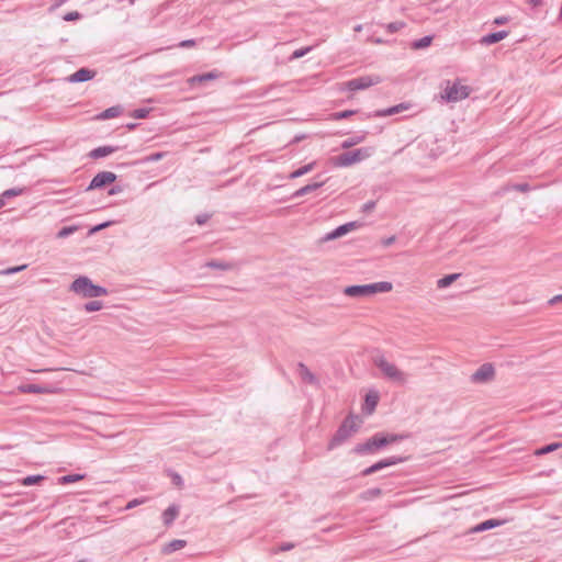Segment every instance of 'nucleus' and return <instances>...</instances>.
<instances>
[{
	"label": "nucleus",
	"instance_id": "obj_59",
	"mask_svg": "<svg viewBox=\"0 0 562 562\" xmlns=\"http://www.w3.org/2000/svg\"><path fill=\"white\" fill-rule=\"evenodd\" d=\"M173 483H175L176 485H180V484H182V479H181V476H180L179 474H175V476H173Z\"/></svg>",
	"mask_w": 562,
	"mask_h": 562
},
{
	"label": "nucleus",
	"instance_id": "obj_20",
	"mask_svg": "<svg viewBox=\"0 0 562 562\" xmlns=\"http://www.w3.org/2000/svg\"><path fill=\"white\" fill-rule=\"evenodd\" d=\"M405 109H407V106L404 103H400L394 106H390V108H386L383 110L375 111L374 116H376V117L391 116V115L402 112Z\"/></svg>",
	"mask_w": 562,
	"mask_h": 562
},
{
	"label": "nucleus",
	"instance_id": "obj_51",
	"mask_svg": "<svg viewBox=\"0 0 562 562\" xmlns=\"http://www.w3.org/2000/svg\"><path fill=\"white\" fill-rule=\"evenodd\" d=\"M373 473H376V472H375V468H374V465L372 464V465H370V467L366 468V469L361 472V476H369V475H371V474H373Z\"/></svg>",
	"mask_w": 562,
	"mask_h": 562
},
{
	"label": "nucleus",
	"instance_id": "obj_29",
	"mask_svg": "<svg viewBox=\"0 0 562 562\" xmlns=\"http://www.w3.org/2000/svg\"><path fill=\"white\" fill-rule=\"evenodd\" d=\"M461 277V273H450L446 274L445 277L440 278L437 281V286L439 289H445L451 285L456 280H458Z\"/></svg>",
	"mask_w": 562,
	"mask_h": 562
},
{
	"label": "nucleus",
	"instance_id": "obj_32",
	"mask_svg": "<svg viewBox=\"0 0 562 562\" xmlns=\"http://www.w3.org/2000/svg\"><path fill=\"white\" fill-rule=\"evenodd\" d=\"M45 480L44 475L35 474L23 477L20 483L24 486L37 485Z\"/></svg>",
	"mask_w": 562,
	"mask_h": 562
},
{
	"label": "nucleus",
	"instance_id": "obj_42",
	"mask_svg": "<svg viewBox=\"0 0 562 562\" xmlns=\"http://www.w3.org/2000/svg\"><path fill=\"white\" fill-rule=\"evenodd\" d=\"M355 113H356V111H353V110H345V111L334 113L333 119L334 120H344V119H347V117L353 115Z\"/></svg>",
	"mask_w": 562,
	"mask_h": 562
},
{
	"label": "nucleus",
	"instance_id": "obj_37",
	"mask_svg": "<svg viewBox=\"0 0 562 562\" xmlns=\"http://www.w3.org/2000/svg\"><path fill=\"white\" fill-rule=\"evenodd\" d=\"M102 307L101 301H90L83 305L85 311L88 313L100 311Z\"/></svg>",
	"mask_w": 562,
	"mask_h": 562
},
{
	"label": "nucleus",
	"instance_id": "obj_26",
	"mask_svg": "<svg viewBox=\"0 0 562 562\" xmlns=\"http://www.w3.org/2000/svg\"><path fill=\"white\" fill-rule=\"evenodd\" d=\"M367 137V134L366 133H362L360 135H353L351 137H348L347 139H345L342 143H341V148L344 149H349L358 144H361L362 142H364Z\"/></svg>",
	"mask_w": 562,
	"mask_h": 562
},
{
	"label": "nucleus",
	"instance_id": "obj_18",
	"mask_svg": "<svg viewBox=\"0 0 562 562\" xmlns=\"http://www.w3.org/2000/svg\"><path fill=\"white\" fill-rule=\"evenodd\" d=\"M218 77H220V72H217L216 70H212V71L204 72V74H201V75H195V76L191 77L188 80V82L191 86H194L195 83H202V82H205V81L215 80Z\"/></svg>",
	"mask_w": 562,
	"mask_h": 562
},
{
	"label": "nucleus",
	"instance_id": "obj_47",
	"mask_svg": "<svg viewBox=\"0 0 562 562\" xmlns=\"http://www.w3.org/2000/svg\"><path fill=\"white\" fill-rule=\"evenodd\" d=\"M211 215L210 214H206V213H203V214H199L196 215L195 217V222L196 224L199 225H204L209 220H210Z\"/></svg>",
	"mask_w": 562,
	"mask_h": 562
},
{
	"label": "nucleus",
	"instance_id": "obj_56",
	"mask_svg": "<svg viewBox=\"0 0 562 562\" xmlns=\"http://www.w3.org/2000/svg\"><path fill=\"white\" fill-rule=\"evenodd\" d=\"M394 241H395V236H390V237H387V238L383 239L382 244H383V246L389 247V246H391Z\"/></svg>",
	"mask_w": 562,
	"mask_h": 562
},
{
	"label": "nucleus",
	"instance_id": "obj_44",
	"mask_svg": "<svg viewBox=\"0 0 562 562\" xmlns=\"http://www.w3.org/2000/svg\"><path fill=\"white\" fill-rule=\"evenodd\" d=\"M146 501H147V498H145V497H142V498H134V499L130 501V502L126 504V506H125V508H124V509H126V510H128V509H133V508H135V507H137V506H139V505L144 504Z\"/></svg>",
	"mask_w": 562,
	"mask_h": 562
},
{
	"label": "nucleus",
	"instance_id": "obj_7",
	"mask_svg": "<svg viewBox=\"0 0 562 562\" xmlns=\"http://www.w3.org/2000/svg\"><path fill=\"white\" fill-rule=\"evenodd\" d=\"M469 94L470 88L468 86H462L459 82H453L451 86H447L442 97L448 102H457L468 98Z\"/></svg>",
	"mask_w": 562,
	"mask_h": 562
},
{
	"label": "nucleus",
	"instance_id": "obj_5",
	"mask_svg": "<svg viewBox=\"0 0 562 562\" xmlns=\"http://www.w3.org/2000/svg\"><path fill=\"white\" fill-rule=\"evenodd\" d=\"M373 363L381 370V372L386 379L398 384L406 383V373L401 371L395 364L389 362L383 356L374 357Z\"/></svg>",
	"mask_w": 562,
	"mask_h": 562
},
{
	"label": "nucleus",
	"instance_id": "obj_36",
	"mask_svg": "<svg viewBox=\"0 0 562 562\" xmlns=\"http://www.w3.org/2000/svg\"><path fill=\"white\" fill-rule=\"evenodd\" d=\"M77 229H78V226H76V225L64 226L58 231L57 237L66 238V237L70 236L71 234H74L75 232H77Z\"/></svg>",
	"mask_w": 562,
	"mask_h": 562
},
{
	"label": "nucleus",
	"instance_id": "obj_60",
	"mask_svg": "<svg viewBox=\"0 0 562 562\" xmlns=\"http://www.w3.org/2000/svg\"><path fill=\"white\" fill-rule=\"evenodd\" d=\"M5 205V199L0 195V209H2Z\"/></svg>",
	"mask_w": 562,
	"mask_h": 562
},
{
	"label": "nucleus",
	"instance_id": "obj_48",
	"mask_svg": "<svg viewBox=\"0 0 562 562\" xmlns=\"http://www.w3.org/2000/svg\"><path fill=\"white\" fill-rule=\"evenodd\" d=\"M164 156H165V153H162V151L154 153V154L149 155V156L146 158V161H150V162L158 161V160H160Z\"/></svg>",
	"mask_w": 562,
	"mask_h": 562
},
{
	"label": "nucleus",
	"instance_id": "obj_14",
	"mask_svg": "<svg viewBox=\"0 0 562 562\" xmlns=\"http://www.w3.org/2000/svg\"><path fill=\"white\" fill-rule=\"evenodd\" d=\"M406 459L407 458H405V457L392 456V457L379 460L378 462L373 463V465L375 468V472H379L387 467L403 463L404 461H406Z\"/></svg>",
	"mask_w": 562,
	"mask_h": 562
},
{
	"label": "nucleus",
	"instance_id": "obj_55",
	"mask_svg": "<svg viewBox=\"0 0 562 562\" xmlns=\"http://www.w3.org/2000/svg\"><path fill=\"white\" fill-rule=\"evenodd\" d=\"M122 192V188L120 186H115V187H112L110 190H109V194L110 195H115V194H119Z\"/></svg>",
	"mask_w": 562,
	"mask_h": 562
},
{
	"label": "nucleus",
	"instance_id": "obj_45",
	"mask_svg": "<svg viewBox=\"0 0 562 562\" xmlns=\"http://www.w3.org/2000/svg\"><path fill=\"white\" fill-rule=\"evenodd\" d=\"M26 267H27L26 265L11 267V268H8V269L1 271V273H3V274H14V273H18V272L24 270Z\"/></svg>",
	"mask_w": 562,
	"mask_h": 562
},
{
	"label": "nucleus",
	"instance_id": "obj_8",
	"mask_svg": "<svg viewBox=\"0 0 562 562\" xmlns=\"http://www.w3.org/2000/svg\"><path fill=\"white\" fill-rule=\"evenodd\" d=\"M117 176L111 171H100L90 181L87 190L103 189L106 186L113 183Z\"/></svg>",
	"mask_w": 562,
	"mask_h": 562
},
{
	"label": "nucleus",
	"instance_id": "obj_13",
	"mask_svg": "<svg viewBox=\"0 0 562 562\" xmlns=\"http://www.w3.org/2000/svg\"><path fill=\"white\" fill-rule=\"evenodd\" d=\"M379 398L380 397L376 392L367 393L364 396V403L362 406L363 413H366L367 415H371L378 406Z\"/></svg>",
	"mask_w": 562,
	"mask_h": 562
},
{
	"label": "nucleus",
	"instance_id": "obj_49",
	"mask_svg": "<svg viewBox=\"0 0 562 562\" xmlns=\"http://www.w3.org/2000/svg\"><path fill=\"white\" fill-rule=\"evenodd\" d=\"M374 207H375V201H368L367 203L363 204L362 212L369 213V212L373 211Z\"/></svg>",
	"mask_w": 562,
	"mask_h": 562
},
{
	"label": "nucleus",
	"instance_id": "obj_58",
	"mask_svg": "<svg viewBox=\"0 0 562 562\" xmlns=\"http://www.w3.org/2000/svg\"><path fill=\"white\" fill-rule=\"evenodd\" d=\"M293 547H294L293 543L288 542V543H283L280 549H281V551H288V550H291Z\"/></svg>",
	"mask_w": 562,
	"mask_h": 562
},
{
	"label": "nucleus",
	"instance_id": "obj_30",
	"mask_svg": "<svg viewBox=\"0 0 562 562\" xmlns=\"http://www.w3.org/2000/svg\"><path fill=\"white\" fill-rule=\"evenodd\" d=\"M21 392L23 393H32V394H44L46 393V389L38 384H24L20 386Z\"/></svg>",
	"mask_w": 562,
	"mask_h": 562
},
{
	"label": "nucleus",
	"instance_id": "obj_4",
	"mask_svg": "<svg viewBox=\"0 0 562 562\" xmlns=\"http://www.w3.org/2000/svg\"><path fill=\"white\" fill-rule=\"evenodd\" d=\"M373 153V147H361L353 150L344 151L342 154L335 156L333 158V162L336 167H349L371 157Z\"/></svg>",
	"mask_w": 562,
	"mask_h": 562
},
{
	"label": "nucleus",
	"instance_id": "obj_12",
	"mask_svg": "<svg viewBox=\"0 0 562 562\" xmlns=\"http://www.w3.org/2000/svg\"><path fill=\"white\" fill-rule=\"evenodd\" d=\"M369 284L348 285L344 289V293L350 297H367L370 296Z\"/></svg>",
	"mask_w": 562,
	"mask_h": 562
},
{
	"label": "nucleus",
	"instance_id": "obj_31",
	"mask_svg": "<svg viewBox=\"0 0 562 562\" xmlns=\"http://www.w3.org/2000/svg\"><path fill=\"white\" fill-rule=\"evenodd\" d=\"M315 166V162H311V164H307V165H304L302 167H300L299 169L292 171L290 175H289V179H296V178H300L306 173H308L310 171L313 170Z\"/></svg>",
	"mask_w": 562,
	"mask_h": 562
},
{
	"label": "nucleus",
	"instance_id": "obj_61",
	"mask_svg": "<svg viewBox=\"0 0 562 562\" xmlns=\"http://www.w3.org/2000/svg\"><path fill=\"white\" fill-rule=\"evenodd\" d=\"M126 127L128 130H134L136 127V124L135 123H130V124L126 125Z\"/></svg>",
	"mask_w": 562,
	"mask_h": 562
},
{
	"label": "nucleus",
	"instance_id": "obj_39",
	"mask_svg": "<svg viewBox=\"0 0 562 562\" xmlns=\"http://www.w3.org/2000/svg\"><path fill=\"white\" fill-rule=\"evenodd\" d=\"M149 112H150V109L139 108V109L134 110L131 113V116L134 119L142 120V119H146L148 116Z\"/></svg>",
	"mask_w": 562,
	"mask_h": 562
},
{
	"label": "nucleus",
	"instance_id": "obj_11",
	"mask_svg": "<svg viewBox=\"0 0 562 562\" xmlns=\"http://www.w3.org/2000/svg\"><path fill=\"white\" fill-rule=\"evenodd\" d=\"M357 226H358L357 222H349V223L342 224V225L336 227L335 229H333L331 232H329L324 237V240H333V239L342 237L344 235H346L349 232H351L352 229H355Z\"/></svg>",
	"mask_w": 562,
	"mask_h": 562
},
{
	"label": "nucleus",
	"instance_id": "obj_40",
	"mask_svg": "<svg viewBox=\"0 0 562 562\" xmlns=\"http://www.w3.org/2000/svg\"><path fill=\"white\" fill-rule=\"evenodd\" d=\"M23 191H24V189H21V188H12V189H8V190L3 191L1 193V195L7 200V199L22 194Z\"/></svg>",
	"mask_w": 562,
	"mask_h": 562
},
{
	"label": "nucleus",
	"instance_id": "obj_46",
	"mask_svg": "<svg viewBox=\"0 0 562 562\" xmlns=\"http://www.w3.org/2000/svg\"><path fill=\"white\" fill-rule=\"evenodd\" d=\"M111 224H112V222H110V221H109V222L100 223V224H98V225L93 226V227L89 231V234H94V233H97V232H100V231H102V229H104V228L109 227Z\"/></svg>",
	"mask_w": 562,
	"mask_h": 562
},
{
	"label": "nucleus",
	"instance_id": "obj_62",
	"mask_svg": "<svg viewBox=\"0 0 562 562\" xmlns=\"http://www.w3.org/2000/svg\"><path fill=\"white\" fill-rule=\"evenodd\" d=\"M355 30H356V31H360V30H361V26H360V25H358Z\"/></svg>",
	"mask_w": 562,
	"mask_h": 562
},
{
	"label": "nucleus",
	"instance_id": "obj_53",
	"mask_svg": "<svg viewBox=\"0 0 562 562\" xmlns=\"http://www.w3.org/2000/svg\"><path fill=\"white\" fill-rule=\"evenodd\" d=\"M195 45V41L194 40H184L182 42L179 43V46L180 47H191V46H194Z\"/></svg>",
	"mask_w": 562,
	"mask_h": 562
},
{
	"label": "nucleus",
	"instance_id": "obj_38",
	"mask_svg": "<svg viewBox=\"0 0 562 562\" xmlns=\"http://www.w3.org/2000/svg\"><path fill=\"white\" fill-rule=\"evenodd\" d=\"M405 26H406L405 22L395 21V22H391V23L386 24V30L389 33L394 34Z\"/></svg>",
	"mask_w": 562,
	"mask_h": 562
},
{
	"label": "nucleus",
	"instance_id": "obj_6",
	"mask_svg": "<svg viewBox=\"0 0 562 562\" xmlns=\"http://www.w3.org/2000/svg\"><path fill=\"white\" fill-rule=\"evenodd\" d=\"M380 82L379 77H372V76H361L353 79H350L342 83L344 88L342 90L347 91H358V90H364L367 88H370L371 86H374Z\"/></svg>",
	"mask_w": 562,
	"mask_h": 562
},
{
	"label": "nucleus",
	"instance_id": "obj_54",
	"mask_svg": "<svg viewBox=\"0 0 562 562\" xmlns=\"http://www.w3.org/2000/svg\"><path fill=\"white\" fill-rule=\"evenodd\" d=\"M559 302H562V294L555 295L552 299L549 300V305H554Z\"/></svg>",
	"mask_w": 562,
	"mask_h": 562
},
{
	"label": "nucleus",
	"instance_id": "obj_63",
	"mask_svg": "<svg viewBox=\"0 0 562 562\" xmlns=\"http://www.w3.org/2000/svg\"><path fill=\"white\" fill-rule=\"evenodd\" d=\"M128 2H130V3H134V2H135V0H128Z\"/></svg>",
	"mask_w": 562,
	"mask_h": 562
},
{
	"label": "nucleus",
	"instance_id": "obj_3",
	"mask_svg": "<svg viewBox=\"0 0 562 562\" xmlns=\"http://www.w3.org/2000/svg\"><path fill=\"white\" fill-rule=\"evenodd\" d=\"M358 428L359 425L357 424L356 416L349 415L346 417L330 439L328 449L331 450L342 445L347 439H349L355 432L358 431Z\"/></svg>",
	"mask_w": 562,
	"mask_h": 562
},
{
	"label": "nucleus",
	"instance_id": "obj_34",
	"mask_svg": "<svg viewBox=\"0 0 562 562\" xmlns=\"http://www.w3.org/2000/svg\"><path fill=\"white\" fill-rule=\"evenodd\" d=\"M83 477H85V474L72 473V474H67V475L60 476L58 479V482L60 484H70V483L78 482V481L82 480Z\"/></svg>",
	"mask_w": 562,
	"mask_h": 562
},
{
	"label": "nucleus",
	"instance_id": "obj_24",
	"mask_svg": "<svg viewBox=\"0 0 562 562\" xmlns=\"http://www.w3.org/2000/svg\"><path fill=\"white\" fill-rule=\"evenodd\" d=\"M324 184V182H313V183H308L304 187H302L301 189L296 190L293 194H292V198H300V196H303L305 194H308L317 189H319Z\"/></svg>",
	"mask_w": 562,
	"mask_h": 562
},
{
	"label": "nucleus",
	"instance_id": "obj_28",
	"mask_svg": "<svg viewBox=\"0 0 562 562\" xmlns=\"http://www.w3.org/2000/svg\"><path fill=\"white\" fill-rule=\"evenodd\" d=\"M205 267L227 271L234 269L235 265L233 262H226L222 260H210L205 263Z\"/></svg>",
	"mask_w": 562,
	"mask_h": 562
},
{
	"label": "nucleus",
	"instance_id": "obj_19",
	"mask_svg": "<svg viewBox=\"0 0 562 562\" xmlns=\"http://www.w3.org/2000/svg\"><path fill=\"white\" fill-rule=\"evenodd\" d=\"M179 515V506L172 504L162 513V520L166 526H170L173 524L176 518Z\"/></svg>",
	"mask_w": 562,
	"mask_h": 562
},
{
	"label": "nucleus",
	"instance_id": "obj_16",
	"mask_svg": "<svg viewBox=\"0 0 562 562\" xmlns=\"http://www.w3.org/2000/svg\"><path fill=\"white\" fill-rule=\"evenodd\" d=\"M116 150H119L117 146H110V145L100 146V147L92 149L89 153V157L92 159H99V158L106 157V156L115 153Z\"/></svg>",
	"mask_w": 562,
	"mask_h": 562
},
{
	"label": "nucleus",
	"instance_id": "obj_10",
	"mask_svg": "<svg viewBox=\"0 0 562 562\" xmlns=\"http://www.w3.org/2000/svg\"><path fill=\"white\" fill-rule=\"evenodd\" d=\"M97 75L95 70L82 67L67 77V81L71 83L86 82L93 79Z\"/></svg>",
	"mask_w": 562,
	"mask_h": 562
},
{
	"label": "nucleus",
	"instance_id": "obj_15",
	"mask_svg": "<svg viewBox=\"0 0 562 562\" xmlns=\"http://www.w3.org/2000/svg\"><path fill=\"white\" fill-rule=\"evenodd\" d=\"M509 32L505 30L488 33L480 40V43L483 45H493L506 38Z\"/></svg>",
	"mask_w": 562,
	"mask_h": 562
},
{
	"label": "nucleus",
	"instance_id": "obj_43",
	"mask_svg": "<svg viewBox=\"0 0 562 562\" xmlns=\"http://www.w3.org/2000/svg\"><path fill=\"white\" fill-rule=\"evenodd\" d=\"M80 19H81V14L78 11L68 12L63 16V20L66 22H74V21H78Z\"/></svg>",
	"mask_w": 562,
	"mask_h": 562
},
{
	"label": "nucleus",
	"instance_id": "obj_21",
	"mask_svg": "<svg viewBox=\"0 0 562 562\" xmlns=\"http://www.w3.org/2000/svg\"><path fill=\"white\" fill-rule=\"evenodd\" d=\"M297 371L302 380L306 381L307 383L315 384L317 382L316 376L310 371V369L303 362H300L297 364Z\"/></svg>",
	"mask_w": 562,
	"mask_h": 562
},
{
	"label": "nucleus",
	"instance_id": "obj_35",
	"mask_svg": "<svg viewBox=\"0 0 562 562\" xmlns=\"http://www.w3.org/2000/svg\"><path fill=\"white\" fill-rule=\"evenodd\" d=\"M382 495V490L380 487H373L364 491L361 494V498L364 501H371Z\"/></svg>",
	"mask_w": 562,
	"mask_h": 562
},
{
	"label": "nucleus",
	"instance_id": "obj_2",
	"mask_svg": "<svg viewBox=\"0 0 562 562\" xmlns=\"http://www.w3.org/2000/svg\"><path fill=\"white\" fill-rule=\"evenodd\" d=\"M69 290L86 299L100 297L108 295L109 293L104 286L93 284L90 278L86 276H80L75 279L71 282Z\"/></svg>",
	"mask_w": 562,
	"mask_h": 562
},
{
	"label": "nucleus",
	"instance_id": "obj_50",
	"mask_svg": "<svg viewBox=\"0 0 562 562\" xmlns=\"http://www.w3.org/2000/svg\"><path fill=\"white\" fill-rule=\"evenodd\" d=\"M508 21H509V18L503 15V16L495 18L493 23L496 25H503V24L507 23Z\"/></svg>",
	"mask_w": 562,
	"mask_h": 562
},
{
	"label": "nucleus",
	"instance_id": "obj_1",
	"mask_svg": "<svg viewBox=\"0 0 562 562\" xmlns=\"http://www.w3.org/2000/svg\"><path fill=\"white\" fill-rule=\"evenodd\" d=\"M404 438H406L405 435L376 432L366 442L356 445L353 448V452L360 456L374 453L378 450L386 447L387 445L397 442Z\"/></svg>",
	"mask_w": 562,
	"mask_h": 562
},
{
	"label": "nucleus",
	"instance_id": "obj_23",
	"mask_svg": "<svg viewBox=\"0 0 562 562\" xmlns=\"http://www.w3.org/2000/svg\"><path fill=\"white\" fill-rule=\"evenodd\" d=\"M122 112L123 108L121 105H114L102 111L97 117L99 120H109L119 116Z\"/></svg>",
	"mask_w": 562,
	"mask_h": 562
},
{
	"label": "nucleus",
	"instance_id": "obj_57",
	"mask_svg": "<svg viewBox=\"0 0 562 562\" xmlns=\"http://www.w3.org/2000/svg\"><path fill=\"white\" fill-rule=\"evenodd\" d=\"M526 2L532 8L542 5V0H526Z\"/></svg>",
	"mask_w": 562,
	"mask_h": 562
},
{
	"label": "nucleus",
	"instance_id": "obj_17",
	"mask_svg": "<svg viewBox=\"0 0 562 562\" xmlns=\"http://www.w3.org/2000/svg\"><path fill=\"white\" fill-rule=\"evenodd\" d=\"M503 525V521L499 520V519H495V518H491V519H487V520H484L480 524H477L476 526H474L470 532H482V531H486V530H490V529H493L495 527H498Z\"/></svg>",
	"mask_w": 562,
	"mask_h": 562
},
{
	"label": "nucleus",
	"instance_id": "obj_9",
	"mask_svg": "<svg viewBox=\"0 0 562 562\" xmlns=\"http://www.w3.org/2000/svg\"><path fill=\"white\" fill-rule=\"evenodd\" d=\"M495 375V369L492 363L482 364L472 375L471 381L473 383H487L493 380Z\"/></svg>",
	"mask_w": 562,
	"mask_h": 562
},
{
	"label": "nucleus",
	"instance_id": "obj_25",
	"mask_svg": "<svg viewBox=\"0 0 562 562\" xmlns=\"http://www.w3.org/2000/svg\"><path fill=\"white\" fill-rule=\"evenodd\" d=\"M187 544V541L186 540H182V539H175L172 541H170L169 543H167L164 549H162V552L165 554H170L172 552H176L182 548H184Z\"/></svg>",
	"mask_w": 562,
	"mask_h": 562
},
{
	"label": "nucleus",
	"instance_id": "obj_22",
	"mask_svg": "<svg viewBox=\"0 0 562 562\" xmlns=\"http://www.w3.org/2000/svg\"><path fill=\"white\" fill-rule=\"evenodd\" d=\"M369 288H371L370 295H373L375 293L390 292L392 290L393 285L391 282L381 281V282L370 283Z\"/></svg>",
	"mask_w": 562,
	"mask_h": 562
},
{
	"label": "nucleus",
	"instance_id": "obj_33",
	"mask_svg": "<svg viewBox=\"0 0 562 562\" xmlns=\"http://www.w3.org/2000/svg\"><path fill=\"white\" fill-rule=\"evenodd\" d=\"M432 42V36H424L422 38H418L412 43V48L414 49H423L428 47Z\"/></svg>",
	"mask_w": 562,
	"mask_h": 562
},
{
	"label": "nucleus",
	"instance_id": "obj_52",
	"mask_svg": "<svg viewBox=\"0 0 562 562\" xmlns=\"http://www.w3.org/2000/svg\"><path fill=\"white\" fill-rule=\"evenodd\" d=\"M517 191H520V192H527L529 191L530 187L528 183H518L514 187Z\"/></svg>",
	"mask_w": 562,
	"mask_h": 562
},
{
	"label": "nucleus",
	"instance_id": "obj_41",
	"mask_svg": "<svg viewBox=\"0 0 562 562\" xmlns=\"http://www.w3.org/2000/svg\"><path fill=\"white\" fill-rule=\"evenodd\" d=\"M312 49L311 46L302 47L300 49H296L292 53L290 56V60L299 59L303 56H305L310 50Z\"/></svg>",
	"mask_w": 562,
	"mask_h": 562
},
{
	"label": "nucleus",
	"instance_id": "obj_27",
	"mask_svg": "<svg viewBox=\"0 0 562 562\" xmlns=\"http://www.w3.org/2000/svg\"><path fill=\"white\" fill-rule=\"evenodd\" d=\"M562 447V442H551L549 445L542 446L535 450L533 454L537 457H541L553 451H557Z\"/></svg>",
	"mask_w": 562,
	"mask_h": 562
}]
</instances>
